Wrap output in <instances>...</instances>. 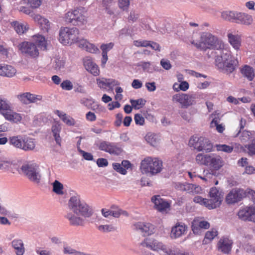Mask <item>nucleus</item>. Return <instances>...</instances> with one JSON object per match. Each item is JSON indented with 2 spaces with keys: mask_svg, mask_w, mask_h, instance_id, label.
<instances>
[{
  "mask_svg": "<svg viewBox=\"0 0 255 255\" xmlns=\"http://www.w3.org/2000/svg\"><path fill=\"white\" fill-rule=\"evenodd\" d=\"M201 38L205 48L206 50L209 49L207 52L208 58H215V66L220 71L229 75L238 68V60L231 55L230 52L223 49L222 41L217 37L210 33L204 32Z\"/></svg>",
  "mask_w": 255,
  "mask_h": 255,
  "instance_id": "obj_1",
  "label": "nucleus"
},
{
  "mask_svg": "<svg viewBox=\"0 0 255 255\" xmlns=\"http://www.w3.org/2000/svg\"><path fill=\"white\" fill-rule=\"evenodd\" d=\"M68 206L72 212H68L64 217L67 219L71 226H83L85 224L84 218H90L94 214L93 208L81 200L80 195L76 194L71 196L68 202Z\"/></svg>",
  "mask_w": 255,
  "mask_h": 255,
  "instance_id": "obj_2",
  "label": "nucleus"
},
{
  "mask_svg": "<svg viewBox=\"0 0 255 255\" xmlns=\"http://www.w3.org/2000/svg\"><path fill=\"white\" fill-rule=\"evenodd\" d=\"M162 161L158 158L147 157L140 163L142 173L154 175L160 173L162 169Z\"/></svg>",
  "mask_w": 255,
  "mask_h": 255,
  "instance_id": "obj_3",
  "label": "nucleus"
},
{
  "mask_svg": "<svg viewBox=\"0 0 255 255\" xmlns=\"http://www.w3.org/2000/svg\"><path fill=\"white\" fill-rule=\"evenodd\" d=\"M85 8L78 7L66 13L65 21L67 23L75 26H80L86 23V18L84 15Z\"/></svg>",
  "mask_w": 255,
  "mask_h": 255,
  "instance_id": "obj_4",
  "label": "nucleus"
},
{
  "mask_svg": "<svg viewBox=\"0 0 255 255\" xmlns=\"http://www.w3.org/2000/svg\"><path fill=\"white\" fill-rule=\"evenodd\" d=\"M21 172L32 182L39 184L41 179L39 166L35 163L28 162L20 167Z\"/></svg>",
  "mask_w": 255,
  "mask_h": 255,
  "instance_id": "obj_5",
  "label": "nucleus"
},
{
  "mask_svg": "<svg viewBox=\"0 0 255 255\" xmlns=\"http://www.w3.org/2000/svg\"><path fill=\"white\" fill-rule=\"evenodd\" d=\"M189 145L198 151H205L206 153L212 151L213 147V144L208 138L197 135H193L190 138Z\"/></svg>",
  "mask_w": 255,
  "mask_h": 255,
  "instance_id": "obj_6",
  "label": "nucleus"
},
{
  "mask_svg": "<svg viewBox=\"0 0 255 255\" xmlns=\"http://www.w3.org/2000/svg\"><path fill=\"white\" fill-rule=\"evenodd\" d=\"M248 192L242 189H233L226 196V201L228 204L238 203L248 195Z\"/></svg>",
  "mask_w": 255,
  "mask_h": 255,
  "instance_id": "obj_7",
  "label": "nucleus"
},
{
  "mask_svg": "<svg viewBox=\"0 0 255 255\" xmlns=\"http://www.w3.org/2000/svg\"><path fill=\"white\" fill-rule=\"evenodd\" d=\"M197 98L196 94L188 95L179 93L174 95L173 97L174 100L180 103L183 107L187 108L196 103L195 99Z\"/></svg>",
  "mask_w": 255,
  "mask_h": 255,
  "instance_id": "obj_8",
  "label": "nucleus"
},
{
  "mask_svg": "<svg viewBox=\"0 0 255 255\" xmlns=\"http://www.w3.org/2000/svg\"><path fill=\"white\" fill-rule=\"evenodd\" d=\"M19 49L22 53L35 58L38 56L39 51L36 45L31 42H23L19 45Z\"/></svg>",
  "mask_w": 255,
  "mask_h": 255,
  "instance_id": "obj_9",
  "label": "nucleus"
},
{
  "mask_svg": "<svg viewBox=\"0 0 255 255\" xmlns=\"http://www.w3.org/2000/svg\"><path fill=\"white\" fill-rule=\"evenodd\" d=\"M209 196L210 199V206L212 209L216 208L219 207L221 204L223 198V195L221 192H220L217 188L215 187H212L209 192Z\"/></svg>",
  "mask_w": 255,
  "mask_h": 255,
  "instance_id": "obj_10",
  "label": "nucleus"
},
{
  "mask_svg": "<svg viewBox=\"0 0 255 255\" xmlns=\"http://www.w3.org/2000/svg\"><path fill=\"white\" fill-rule=\"evenodd\" d=\"M140 245L144 247L148 248L152 250L159 251L160 250L164 251H168L166 247L162 243L153 238H146L141 243Z\"/></svg>",
  "mask_w": 255,
  "mask_h": 255,
  "instance_id": "obj_11",
  "label": "nucleus"
},
{
  "mask_svg": "<svg viewBox=\"0 0 255 255\" xmlns=\"http://www.w3.org/2000/svg\"><path fill=\"white\" fill-rule=\"evenodd\" d=\"M175 188L178 190L185 191L187 193L192 194H198L201 190L200 186L186 182L183 183L177 182L175 183Z\"/></svg>",
  "mask_w": 255,
  "mask_h": 255,
  "instance_id": "obj_12",
  "label": "nucleus"
},
{
  "mask_svg": "<svg viewBox=\"0 0 255 255\" xmlns=\"http://www.w3.org/2000/svg\"><path fill=\"white\" fill-rule=\"evenodd\" d=\"M233 242L227 237H222L217 245L218 250L224 254H229L231 252Z\"/></svg>",
  "mask_w": 255,
  "mask_h": 255,
  "instance_id": "obj_13",
  "label": "nucleus"
},
{
  "mask_svg": "<svg viewBox=\"0 0 255 255\" xmlns=\"http://www.w3.org/2000/svg\"><path fill=\"white\" fill-rule=\"evenodd\" d=\"M151 200L154 204V208L160 212H164L170 207V203L161 198L160 195L153 196Z\"/></svg>",
  "mask_w": 255,
  "mask_h": 255,
  "instance_id": "obj_14",
  "label": "nucleus"
},
{
  "mask_svg": "<svg viewBox=\"0 0 255 255\" xmlns=\"http://www.w3.org/2000/svg\"><path fill=\"white\" fill-rule=\"evenodd\" d=\"M238 215L239 218L243 221L254 222L255 217V207H246L239 211Z\"/></svg>",
  "mask_w": 255,
  "mask_h": 255,
  "instance_id": "obj_15",
  "label": "nucleus"
},
{
  "mask_svg": "<svg viewBox=\"0 0 255 255\" xmlns=\"http://www.w3.org/2000/svg\"><path fill=\"white\" fill-rule=\"evenodd\" d=\"M134 229L143 234V236L151 235L154 232L153 225L148 223L137 222L134 224Z\"/></svg>",
  "mask_w": 255,
  "mask_h": 255,
  "instance_id": "obj_16",
  "label": "nucleus"
},
{
  "mask_svg": "<svg viewBox=\"0 0 255 255\" xmlns=\"http://www.w3.org/2000/svg\"><path fill=\"white\" fill-rule=\"evenodd\" d=\"M207 165H209L215 170L220 169L224 165V161L220 156L211 154H209Z\"/></svg>",
  "mask_w": 255,
  "mask_h": 255,
  "instance_id": "obj_17",
  "label": "nucleus"
},
{
  "mask_svg": "<svg viewBox=\"0 0 255 255\" xmlns=\"http://www.w3.org/2000/svg\"><path fill=\"white\" fill-rule=\"evenodd\" d=\"M79 47L91 53H97L100 52L99 48L95 44L90 43L85 39L79 41Z\"/></svg>",
  "mask_w": 255,
  "mask_h": 255,
  "instance_id": "obj_18",
  "label": "nucleus"
},
{
  "mask_svg": "<svg viewBox=\"0 0 255 255\" xmlns=\"http://www.w3.org/2000/svg\"><path fill=\"white\" fill-rule=\"evenodd\" d=\"M240 72L242 76L246 78L249 81H252L255 77L254 69L248 65H244L240 68Z\"/></svg>",
  "mask_w": 255,
  "mask_h": 255,
  "instance_id": "obj_19",
  "label": "nucleus"
},
{
  "mask_svg": "<svg viewBox=\"0 0 255 255\" xmlns=\"http://www.w3.org/2000/svg\"><path fill=\"white\" fill-rule=\"evenodd\" d=\"M71 28L67 27H61L59 32V40L64 45L69 44L70 31Z\"/></svg>",
  "mask_w": 255,
  "mask_h": 255,
  "instance_id": "obj_20",
  "label": "nucleus"
},
{
  "mask_svg": "<svg viewBox=\"0 0 255 255\" xmlns=\"http://www.w3.org/2000/svg\"><path fill=\"white\" fill-rule=\"evenodd\" d=\"M187 227L184 224L177 223L171 230V237L174 238H177L185 234Z\"/></svg>",
  "mask_w": 255,
  "mask_h": 255,
  "instance_id": "obj_21",
  "label": "nucleus"
},
{
  "mask_svg": "<svg viewBox=\"0 0 255 255\" xmlns=\"http://www.w3.org/2000/svg\"><path fill=\"white\" fill-rule=\"evenodd\" d=\"M85 69L94 76H98L100 73L98 66L90 59H87L84 61Z\"/></svg>",
  "mask_w": 255,
  "mask_h": 255,
  "instance_id": "obj_22",
  "label": "nucleus"
},
{
  "mask_svg": "<svg viewBox=\"0 0 255 255\" xmlns=\"http://www.w3.org/2000/svg\"><path fill=\"white\" fill-rule=\"evenodd\" d=\"M16 70L12 66L9 65H2L0 64V75L7 77H12L15 75Z\"/></svg>",
  "mask_w": 255,
  "mask_h": 255,
  "instance_id": "obj_23",
  "label": "nucleus"
},
{
  "mask_svg": "<svg viewBox=\"0 0 255 255\" xmlns=\"http://www.w3.org/2000/svg\"><path fill=\"white\" fill-rule=\"evenodd\" d=\"M238 15L236 23L250 25L253 21L252 16L248 14L239 12Z\"/></svg>",
  "mask_w": 255,
  "mask_h": 255,
  "instance_id": "obj_24",
  "label": "nucleus"
},
{
  "mask_svg": "<svg viewBox=\"0 0 255 255\" xmlns=\"http://www.w3.org/2000/svg\"><path fill=\"white\" fill-rule=\"evenodd\" d=\"M22 149L24 151H30L33 150L35 146L34 139L24 135L23 142L22 143Z\"/></svg>",
  "mask_w": 255,
  "mask_h": 255,
  "instance_id": "obj_25",
  "label": "nucleus"
},
{
  "mask_svg": "<svg viewBox=\"0 0 255 255\" xmlns=\"http://www.w3.org/2000/svg\"><path fill=\"white\" fill-rule=\"evenodd\" d=\"M12 247L15 250L16 255H23L24 253V248L23 242L20 239H15L11 242Z\"/></svg>",
  "mask_w": 255,
  "mask_h": 255,
  "instance_id": "obj_26",
  "label": "nucleus"
},
{
  "mask_svg": "<svg viewBox=\"0 0 255 255\" xmlns=\"http://www.w3.org/2000/svg\"><path fill=\"white\" fill-rule=\"evenodd\" d=\"M238 12L234 10H226L222 12L221 15L222 17L225 20L232 22H236Z\"/></svg>",
  "mask_w": 255,
  "mask_h": 255,
  "instance_id": "obj_27",
  "label": "nucleus"
},
{
  "mask_svg": "<svg viewBox=\"0 0 255 255\" xmlns=\"http://www.w3.org/2000/svg\"><path fill=\"white\" fill-rule=\"evenodd\" d=\"M229 41L231 45L236 50H238L241 46V38L238 35H233L232 33L228 34Z\"/></svg>",
  "mask_w": 255,
  "mask_h": 255,
  "instance_id": "obj_28",
  "label": "nucleus"
},
{
  "mask_svg": "<svg viewBox=\"0 0 255 255\" xmlns=\"http://www.w3.org/2000/svg\"><path fill=\"white\" fill-rule=\"evenodd\" d=\"M99 149L110 154H114L115 152V146L112 143L105 141L100 143Z\"/></svg>",
  "mask_w": 255,
  "mask_h": 255,
  "instance_id": "obj_29",
  "label": "nucleus"
},
{
  "mask_svg": "<svg viewBox=\"0 0 255 255\" xmlns=\"http://www.w3.org/2000/svg\"><path fill=\"white\" fill-rule=\"evenodd\" d=\"M70 42L71 44L74 43H77L79 44V41L81 39L79 37V30L76 27H72L70 29Z\"/></svg>",
  "mask_w": 255,
  "mask_h": 255,
  "instance_id": "obj_30",
  "label": "nucleus"
},
{
  "mask_svg": "<svg viewBox=\"0 0 255 255\" xmlns=\"http://www.w3.org/2000/svg\"><path fill=\"white\" fill-rule=\"evenodd\" d=\"M23 135H17L10 137L9 139V143L16 148L22 149Z\"/></svg>",
  "mask_w": 255,
  "mask_h": 255,
  "instance_id": "obj_31",
  "label": "nucleus"
},
{
  "mask_svg": "<svg viewBox=\"0 0 255 255\" xmlns=\"http://www.w3.org/2000/svg\"><path fill=\"white\" fill-rule=\"evenodd\" d=\"M11 25L14 27L16 33L19 34H23L28 29L26 25L17 21L11 22Z\"/></svg>",
  "mask_w": 255,
  "mask_h": 255,
  "instance_id": "obj_32",
  "label": "nucleus"
},
{
  "mask_svg": "<svg viewBox=\"0 0 255 255\" xmlns=\"http://www.w3.org/2000/svg\"><path fill=\"white\" fill-rule=\"evenodd\" d=\"M138 66L141 67L143 71L148 73H152L156 70V66L149 62H141L138 64Z\"/></svg>",
  "mask_w": 255,
  "mask_h": 255,
  "instance_id": "obj_33",
  "label": "nucleus"
},
{
  "mask_svg": "<svg viewBox=\"0 0 255 255\" xmlns=\"http://www.w3.org/2000/svg\"><path fill=\"white\" fill-rule=\"evenodd\" d=\"M218 234V231L215 229H212L211 231H208L205 235L203 241V244H207L213 240Z\"/></svg>",
  "mask_w": 255,
  "mask_h": 255,
  "instance_id": "obj_34",
  "label": "nucleus"
},
{
  "mask_svg": "<svg viewBox=\"0 0 255 255\" xmlns=\"http://www.w3.org/2000/svg\"><path fill=\"white\" fill-rule=\"evenodd\" d=\"M239 136L242 142H247L249 141H252L254 139L253 133L251 131L246 130L242 131Z\"/></svg>",
  "mask_w": 255,
  "mask_h": 255,
  "instance_id": "obj_35",
  "label": "nucleus"
},
{
  "mask_svg": "<svg viewBox=\"0 0 255 255\" xmlns=\"http://www.w3.org/2000/svg\"><path fill=\"white\" fill-rule=\"evenodd\" d=\"M62 252L64 255H79L81 252L68 246L66 243L63 245Z\"/></svg>",
  "mask_w": 255,
  "mask_h": 255,
  "instance_id": "obj_36",
  "label": "nucleus"
},
{
  "mask_svg": "<svg viewBox=\"0 0 255 255\" xmlns=\"http://www.w3.org/2000/svg\"><path fill=\"white\" fill-rule=\"evenodd\" d=\"M146 102V100L142 98L137 100H130V103L133 108L135 110H138L143 107L145 105Z\"/></svg>",
  "mask_w": 255,
  "mask_h": 255,
  "instance_id": "obj_37",
  "label": "nucleus"
},
{
  "mask_svg": "<svg viewBox=\"0 0 255 255\" xmlns=\"http://www.w3.org/2000/svg\"><path fill=\"white\" fill-rule=\"evenodd\" d=\"M193 201L196 203H199L201 205L205 206L209 209H212V208L209 207L211 206L210 203L211 202L210 201H209V199H208L202 198L199 196H197L194 198Z\"/></svg>",
  "mask_w": 255,
  "mask_h": 255,
  "instance_id": "obj_38",
  "label": "nucleus"
},
{
  "mask_svg": "<svg viewBox=\"0 0 255 255\" xmlns=\"http://www.w3.org/2000/svg\"><path fill=\"white\" fill-rule=\"evenodd\" d=\"M52 191L57 195H63L64 194L63 189V185L59 181L56 180L52 183Z\"/></svg>",
  "mask_w": 255,
  "mask_h": 255,
  "instance_id": "obj_39",
  "label": "nucleus"
},
{
  "mask_svg": "<svg viewBox=\"0 0 255 255\" xmlns=\"http://www.w3.org/2000/svg\"><path fill=\"white\" fill-rule=\"evenodd\" d=\"M189 85L186 81H182L179 84L175 83L173 85V89L176 91L179 90H182L183 91H186L189 89Z\"/></svg>",
  "mask_w": 255,
  "mask_h": 255,
  "instance_id": "obj_40",
  "label": "nucleus"
},
{
  "mask_svg": "<svg viewBox=\"0 0 255 255\" xmlns=\"http://www.w3.org/2000/svg\"><path fill=\"white\" fill-rule=\"evenodd\" d=\"M209 154H203L202 153H199L197 155L196 157V161L198 163L200 164H203L207 165L208 157Z\"/></svg>",
  "mask_w": 255,
  "mask_h": 255,
  "instance_id": "obj_41",
  "label": "nucleus"
},
{
  "mask_svg": "<svg viewBox=\"0 0 255 255\" xmlns=\"http://www.w3.org/2000/svg\"><path fill=\"white\" fill-rule=\"evenodd\" d=\"M245 148L247 149V153L249 156L255 155V138L253 139L251 143L245 145Z\"/></svg>",
  "mask_w": 255,
  "mask_h": 255,
  "instance_id": "obj_42",
  "label": "nucleus"
},
{
  "mask_svg": "<svg viewBox=\"0 0 255 255\" xmlns=\"http://www.w3.org/2000/svg\"><path fill=\"white\" fill-rule=\"evenodd\" d=\"M28 104L30 103H37L38 101L42 100V97L40 95H35L28 92Z\"/></svg>",
  "mask_w": 255,
  "mask_h": 255,
  "instance_id": "obj_43",
  "label": "nucleus"
},
{
  "mask_svg": "<svg viewBox=\"0 0 255 255\" xmlns=\"http://www.w3.org/2000/svg\"><path fill=\"white\" fill-rule=\"evenodd\" d=\"M145 139L148 143L153 146H155L158 143V140L155 135L152 134H147L145 137Z\"/></svg>",
  "mask_w": 255,
  "mask_h": 255,
  "instance_id": "obj_44",
  "label": "nucleus"
},
{
  "mask_svg": "<svg viewBox=\"0 0 255 255\" xmlns=\"http://www.w3.org/2000/svg\"><path fill=\"white\" fill-rule=\"evenodd\" d=\"M218 151H222L227 153H231L233 150V147L226 144H219L216 145Z\"/></svg>",
  "mask_w": 255,
  "mask_h": 255,
  "instance_id": "obj_45",
  "label": "nucleus"
},
{
  "mask_svg": "<svg viewBox=\"0 0 255 255\" xmlns=\"http://www.w3.org/2000/svg\"><path fill=\"white\" fill-rule=\"evenodd\" d=\"M28 92L23 93L17 95L18 100L23 104H28Z\"/></svg>",
  "mask_w": 255,
  "mask_h": 255,
  "instance_id": "obj_46",
  "label": "nucleus"
},
{
  "mask_svg": "<svg viewBox=\"0 0 255 255\" xmlns=\"http://www.w3.org/2000/svg\"><path fill=\"white\" fill-rule=\"evenodd\" d=\"M113 167L115 170L121 174L126 175L127 173L126 169L119 163H113Z\"/></svg>",
  "mask_w": 255,
  "mask_h": 255,
  "instance_id": "obj_47",
  "label": "nucleus"
},
{
  "mask_svg": "<svg viewBox=\"0 0 255 255\" xmlns=\"http://www.w3.org/2000/svg\"><path fill=\"white\" fill-rule=\"evenodd\" d=\"M60 86L62 89L70 91L73 88L72 82L68 80H64L60 84Z\"/></svg>",
  "mask_w": 255,
  "mask_h": 255,
  "instance_id": "obj_48",
  "label": "nucleus"
},
{
  "mask_svg": "<svg viewBox=\"0 0 255 255\" xmlns=\"http://www.w3.org/2000/svg\"><path fill=\"white\" fill-rule=\"evenodd\" d=\"M65 65V61L60 58H56L55 60L54 69L56 70H61Z\"/></svg>",
  "mask_w": 255,
  "mask_h": 255,
  "instance_id": "obj_49",
  "label": "nucleus"
},
{
  "mask_svg": "<svg viewBox=\"0 0 255 255\" xmlns=\"http://www.w3.org/2000/svg\"><path fill=\"white\" fill-rule=\"evenodd\" d=\"M114 46V43L110 42L109 43L106 44H102L101 45L100 48L101 49L102 52L107 53L111 50Z\"/></svg>",
  "mask_w": 255,
  "mask_h": 255,
  "instance_id": "obj_50",
  "label": "nucleus"
},
{
  "mask_svg": "<svg viewBox=\"0 0 255 255\" xmlns=\"http://www.w3.org/2000/svg\"><path fill=\"white\" fill-rule=\"evenodd\" d=\"M119 6L121 9L123 10H127L129 5V0H118Z\"/></svg>",
  "mask_w": 255,
  "mask_h": 255,
  "instance_id": "obj_51",
  "label": "nucleus"
},
{
  "mask_svg": "<svg viewBox=\"0 0 255 255\" xmlns=\"http://www.w3.org/2000/svg\"><path fill=\"white\" fill-rule=\"evenodd\" d=\"M134 120L136 125L143 126L144 124V118L139 114H135Z\"/></svg>",
  "mask_w": 255,
  "mask_h": 255,
  "instance_id": "obj_52",
  "label": "nucleus"
},
{
  "mask_svg": "<svg viewBox=\"0 0 255 255\" xmlns=\"http://www.w3.org/2000/svg\"><path fill=\"white\" fill-rule=\"evenodd\" d=\"M27 2V4L32 8L38 7L41 3L42 0H24Z\"/></svg>",
  "mask_w": 255,
  "mask_h": 255,
  "instance_id": "obj_53",
  "label": "nucleus"
},
{
  "mask_svg": "<svg viewBox=\"0 0 255 255\" xmlns=\"http://www.w3.org/2000/svg\"><path fill=\"white\" fill-rule=\"evenodd\" d=\"M80 103L88 109H90L94 102L92 99L83 98L81 100Z\"/></svg>",
  "mask_w": 255,
  "mask_h": 255,
  "instance_id": "obj_54",
  "label": "nucleus"
},
{
  "mask_svg": "<svg viewBox=\"0 0 255 255\" xmlns=\"http://www.w3.org/2000/svg\"><path fill=\"white\" fill-rule=\"evenodd\" d=\"M114 227L112 225H100L98 227V230L103 232H109L114 230Z\"/></svg>",
  "mask_w": 255,
  "mask_h": 255,
  "instance_id": "obj_55",
  "label": "nucleus"
},
{
  "mask_svg": "<svg viewBox=\"0 0 255 255\" xmlns=\"http://www.w3.org/2000/svg\"><path fill=\"white\" fill-rule=\"evenodd\" d=\"M97 84L100 88H106V87H108V79L98 78L97 79Z\"/></svg>",
  "mask_w": 255,
  "mask_h": 255,
  "instance_id": "obj_56",
  "label": "nucleus"
},
{
  "mask_svg": "<svg viewBox=\"0 0 255 255\" xmlns=\"http://www.w3.org/2000/svg\"><path fill=\"white\" fill-rule=\"evenodd\" d=\"M130 34L129 29L128 27H124L118 32V36L120 38H123L124 36H128Z\"/></svg>",
  "mask_w": 255,
  "mask_h": 255,
  "instance_id": "obj_57",
  "label": "nucleus"
},
{
  "mask_svg": "<svg viewBox=\"0 0 255 255\" xmlns=\"http://www.w3.org/2000/svg\"><path fill=\"white\" fill-rule=\"evenodd\" d=\"M63 122L68 126H72L75 125V120L70 116L67 115L66 117L63 118Z\"/></svg>",
  "mask_w": 255,
  "mask_h": 255,
  "instance_id": "obj_58",
  "label": "nucleus"
},
{
  "mask_svg": "<svg viewBox=\"0 0 255 255\" xmlns=\"http://www.w3.org/2000/svg\"><path fill=\"white\" fill-rule=\"evenodd\" d=\"M123 115L122 113H118L116 116V121L114 122V125L116 127H119L121 126Z\"/></svg>",
  "mask_w": 255,
  "mask_h": 255,
  "instance_id": "obj_59",
  "label": "nucleus"
},
{
  "mask_svg": "<svg viewBox=\"0 0 255 255\" xmlns=\"http://www.w3.org/2000/svg\"><path fill=\"white\" fill-rule=\"evenodd\" d=\"M205 176L204 177H201V178L203 180H207V178H211L212 176H216V171L214 170H211V171L209 170L204 171Z\"/></svg>",
  "mask_w": 255,
  "mask_h": 255,
  "instance_id": "obj_60",
  "label": "nucleus"
},
{
  "mask_svg": "<svg viewBox=\"0 0 255 255\" xmlns=\"http://www.w3.org/2000/svg\"><path fill=\"white\" fill-rule=\"evenodd\" d=\"M96 162L99 167H106L108 165V160L104 158H98Z\"/></svg>",
  "mask_w": 255,
  "mask_h": 255,
  "instance_id": "obj_61",
  "label": "nucleus"
},
{
  "mask_svg": "<svg viewBox=\"0 0 255 255\" xmlns=\"http://www.w3.org/2000/svg\"><path fill=\"white\" fill-rule=\"evenodd\" d=\"M166 253L168 255H188L187 253L181 252L179 250H169L168 251H166Z\"/></svg>",
  "mask_w": 255,
  "mask_h": 255,
  "instance_id": "obj_62",
  "label": "nucleus"
},
{
  "mask_svg": "<svg viewBox=\"0 0 255 255\" xmlns=\"http://www.w3.org/2000/svg\"><path fill=\"white\" fill-rule=\"evenodd\" d=\"M160 64L162 67L165 70H169L171 69L172 66L170 61L167 59H162L160 61Z\"/></svg>",
  "mask_w": 255,
  "mask_h": 255,
  "instance_id": "obj_63",
  "label": "nucleus"
},
{
  "mask_svg": "<svg viewBox=\"0 0 255 255\" xmlns=\"http://www.w3.org/2000/svg\"><path fill=\"white\" fill-rule=\"evenodd\" d=\"M61 127L59 123H56L52 125L51 128V130L53 134L55 133H60L61 132Z\"/></svg>",
  "mask_w": 255,
  "mask_h": 255,
  "instance_id": "obj_64",
  "label": "nucleus"
}]
</instances>
